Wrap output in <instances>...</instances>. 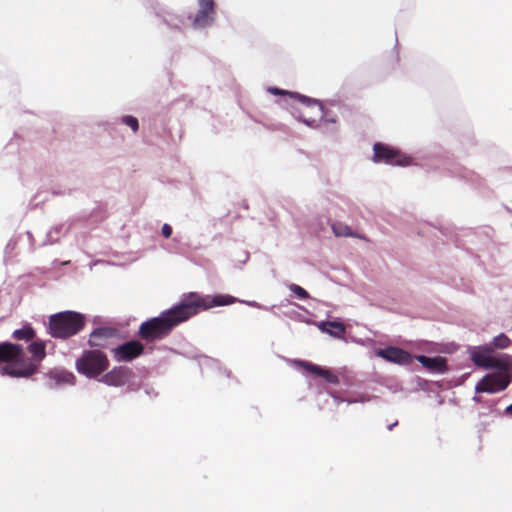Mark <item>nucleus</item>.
<instances>
[{"mask_svg":"<svg viewBox=\"0 0 512 512\" xmlns=\"http://www.w3.org/2000/svg\"><path fill=\"white\" fill-rule=\"evenodd\" d=\"M235 302H241L250 307L271 311L277 315L274 311L275 306L267 307L256 301L238 300L231 295L217 294L212 296L189 292L182 294L178 303L162 311L159 316L144 321L140 325L138 334L140 338L147 342L160 340L168 336L176 326L189 320L200 311L230 305Z\"/></svg>","mask_w":512,"mask_h":512,"instance_id":"obj_1","label":"nucleus"},{"mask_svg":"<svg viewBox=\"0 0 512 512\" xmlns=\"http://www.w3.org/2000/svg\"><path fill=\"white\" fill-rule=\"evenodd\" d=\"M51 343V341H48ZM47 341L35 338L26 350L21 344L9 341L0 342V368L2 375L27 378L33 375L47 355Z\"/></svg>","mask_w":512,"mask_h":512,"instance_id":"obj_2","label":"nucleus"},{"mask_svg":"<svg viewBox=\"0 0 512 512\" xmlns=\"http://www.w3.org/2000/svg\"><path fill=\"white\" fill-rule=\"evenodd\" d=\"M85 325L83 314L71 310L58 312L49 317L48 333L56 339H67L78 334Z\"/></svg>","mask_w":512,"mask_h":512,"instance_id":"obj_3","label":"nucleus"},{"mask_svg":"<svg viewBox=\"0 0 512 512\" xmlns=\"http://www.w3.org/2000/svg\"><path fill=\"white\" fill-rule=\"evenodd\" d=\"M108 367V359L100 350H85L76 361V369L88 378H96Z\"/></svg>","mask_w":512,"mask_h":512,"instance_id":"obj_4","label":"nucleus"},{"mask_svg":"<svg viewBox=\"0 0 512 512\" xmlns=\"http://www.w3.org/2000/svg\"><path fill=\"white\" fill-rule=\"evenodd\" d=\"M468 353L471 361L478 367L494 370H506L508 367L506 355H502L501 358L495 357L487 344L469 347Z\"/></svg>","mask_w":512,"mask_h":512,"instance_id":"obj_5","label":"nucleus"},{"mask_svg":"<svg viewBox=\"0 0 512 512\" xmlns=\"http://www.w3.org/2000/svg\"><path fill=\"white\" fill-rule=\"evenodd\" d=\"M150 8L154 15L172 31H182L189 26L190 13H176L158 2L152 3Z\"/></svg>","mask_w":512,"mask_h":512,"instance_id":"obj_6","label":"nucleus"},{"mask_svg":"<svg viewBox=\"0 0 512 512\" xmlns=\"http://www.w3.org/2000/svg\"><path fill=\"white\" fill-rule=\"evenodd\" d=\"M373 161L388 165L408 166L412 163L409 156L402 154L398 149L383 143L373 145Z\"/></svg>","mask_w":512,"mask_h":512,"instance_id":"obj_7","label":"nucleus"},{"mask_svg":"<svg viewBox=\"0 0 512 512\" xmlns=\"http://www.w3.org/2000/svg\"><path fill=\"white\" fill-rule=\"evenodd\" d=\"M511 382V377L505 370L485 375L475 386L476 393L494 394L505 390Z\"/></svg>","mask_w":512,"mask_h":512,"instance_id":"obj_8","label":"nucleus"},{"mask_svg":"<svg viewBox=\"0 0 512 512\" xmlns=\"http://www.w3.org/2000/svg\"><path fill=\"white\" fill-rule=\"evenodd\" d=\"M198 10L194 16L191 15L189 25L195 30L206 29L216 19V6L214 0H197Z\"/></svg>","mask_w":512,"mask_h":512,"instance_id":"obj_9","label":"nucleus"},{"mask_svg":"<svg viewBox=\"0 0 512 512\" xmlns=\"http://www.w3.org/2000/svg\"><path fill=\"white\" fill-rule=\"evenodd\" d=\"M376 356L385 359L388 362L402 366H409L413 362V356L396 346H387L375 351Z\"/></svg>","mask_w":512,"mask_h":512,"instance_id":"obj_10","label":"nucleus"},{"mask_svg":"<svg viewBox=\"0 0 512 512\" xmlns=\"http://www.w3.org/2000/svg\"><path fill=\"white\" fill-rule=\"evenodd\" d=\"M133 377L134 372L132 369L126 366H119L104 374L100 381L108 386L120 387L130 384Z\"/></svg>","mask_w":512,"mask_h":512,"instance_id":"obj_11","label":"nucleus"},{"mask_svg":"<svg viewBox=\"0 0 512 512\" xmlns=\"http://www.w3.org/2000/svg\"><path fill=\"white\" fill-rule=\"evenodd\" d=\"M144 346L141 342L132 340L118 345L113 349L117 361H131L142 354Z\"/></svg>","mask_w":512,"mask_h":512,"instance_id":"obj_12","label":"nucleus"},{"mask_svg":"<svg viewBox=\"0 0 512 512\" xmlns=\"http://www.w3.org/2000/svg\"><path fill=\"white\" fill-rule=\"evenodd\" d=\"M415 359L431 373L443 374L448 370L447 361L442 356L417 355Z\"/></svg>","mask_w":512,"mask_h":512,"instance_id":"obj_13","label":"nucleus"},{"mask_svg":"<svg viewBox=\"0 0 512 512\" xmlns=\"http://www.w3.org/2000/svg\"><path fill=\"white\" fill-rule=\"evenodd\" d=\"M297 363L300 366L304 367L307 372L323 378L328 383H331V384L339 383L338 376L336 374H334L332 372V370L329 368H324L319 365H316V364H313V363H310L307 361H303V360H299V361H297Z\"/></svg>","mask_w":512,"mask_h":512,"instance_id":"obj_14","label":"nucleus"},{"mask_svg":"<svg viewBox=\"0 0 512 512\" xmlns=\"http://www.w3.org/2000/svg\"><path fill=\"white\" fill-rule=\"evenodd\" d=\"M268 91L274 95H282L285 97V101L289 103V100H295L301 104H303L305 107H310L313 103H317V99L302 95L297 92H289L286 90H282L277 87H270Z\"/></svg>","mask_w":512,"mask_h":512,"instance_id":"obj_15","label":"nucleus"},{"mask_svg":"<svg viewBox=\"0 0 512 512\" xmlns=\"http://www.w3.org/2000/svg\"><path fill=\"white\" fill-rule=\"evenodd\" d=\"M113 333L112 328H95L90 334L89 345L92 347H105L106 341L113 336Z\"/></svg>","mask_w":512,"mask_h":512,"instance_id":"obj_16","label":"nucleus"},{"mask_svg":"<svg viewBox=\"0 0 512 512\" xmlns=\"http://www.w3.org/2000/svg\"><path fill=\"white\" fill-rule=\"evenodd\" d=\"M70 230V225L61 223L53 226L46 234L45 239L41 246L52 245L59 241L60 237L67 234Z\"/></svg>","mask_w":512,"mask_h":512,"instance_id":"obj_17","label":"nucleus"},{"mask_svg":"<svg viewBox=\"0 0 512 512\" xmlns=\"http://www.w3.org/2000/svg\"><path fill=\"white\" fill-rule=\"evenodd\" d=\"M319 329L333 337L342 338L345 334V326L336 321H323L319 324Z\"/></svg>","mask_w":512,"mask_h":512,"instance_id":"obj_18","label":"nucleus"},{"mask_svg":"<svg viewBox=\"0 0 512 512\" xmlns=\"http://www.w3.org/2000/svg\"><path fill=\"white\" fill-rule=\"evenodd\" d=\"M445 170L451 177H459L461 179L475 182L477 175L459 164H452L449 167H445Z\"/></svg>","mask_w":512,"mask_h":512,"instance_id":"obj_19","label":"nucleus"},{"mask_svg":"<svg viewBox=\"0 0 512 512\" xmlns=\"http://www.w3.org/2000/svg\"><path fill=\"white\" fill-rule=\"evenodd\" d=\"M12 338L18 341L31 342L36 338V331L29 323H25L21 328L12 333Z\"/></svg>","mask_w":512,"mask_h":512,"instance_id":"obj_20","label":"nucleus"},{"mask_svg":"<svg viewBox=\"0 0 512 512\" xmlns=\"http://www.w3.org/2000/svg\"><path fill=\"white\" fill-rule=\"evenodd\" d=\"M317 107L320 112V119L317 121L318 127L323 126L324 124H329L334 127H337V117L335 115H331L329 111L317 100V103H313L309 108Z\"/></svg>","mask_w":512,"mask_h":512,"instance_id":"obj_21","label":"nucleus"},{"mask_svg":"<svg viewBox=\"0 0 512 512\" xmlns=\"http://www.w3.org/2000/svg\"><path fill=\"white\" fill-rule=\"evenodd\" d=\"M290 113L299 122L304 123L306 126L310 128H316L319 125L317 124V120L312 118H307L303 111H301L298 107L291 105L290 107Z\"/></svg>","mask_w":512,"mask_h":512,"instance_id":"obj_22","label":"nucleus"},{"mask_svg":"<svg viewBox=\"0 0 512 512\" xmlns=\"http://www.w3.org/2000/svg\"><path fill=\"white\" fill-rule=\"evenodd\" d=\"M486 344L489 345L494 352L496 349H506L510 344V340L504 333H500L494 337L490 343Z\"/></svg>","mask_w":512,"mask_h":512,"instance_id":"obj_23","label":"nucleus"},{"mask_svg":"<svg viewBox=\"0 0 512 512\" xmlns=\"http://www.w3.org/2000/svg\"><path fill=\"white\" fill-rule=\"evenodd\" d=\"M54 379L57 383L72 384L75 379V376L71 372L61 370V371H56L54 373Z\"/></svg>","mask_w":512,"mask_h":512,"instance_id":"obj_24","label":"nucleus"},{"mask_svg":"<svg viewBox=\"0 0 512 512\" xmlns=\"http://www.w3.org/2000/svg\"><path fill=\"white\" fill-rule=\"evenodd\" d=\"M120 122L128 126L134 133L139 129V121L132 115H124L120 118Z\"/></svg>","mask_w":512,"mask_h":512,"instance_id":"obj_25","label":"nucleus"},{"mask_svg":"<svg viewBox=\"0 0 512 512\" xmlns=\"http://www.w3.org/2000/svg\"><path fill=\"white\" fill-rule=\"evenodd\" d=\"M288 288L299 300H306L310 297L309 293L297 284L292 283Z\"/></svg>","mask_w":512,"mask_h":512,"instance_id":"obj_26","label":"nucleus"},{"mask_svg":"<svg viewBox=\"0 0 512 512\" xmlns=\"http://www.w3.org/2000/svg\"><path fill=\"white\" fill-rule=\"evenodd\" d=\"M331 397L333 398L335 404H337V405L340 404L341 402H347L348 404H353V403H358V402H365L369 399L368 397H364V396H362L360 398L342 399L335 394H331Z\"/></svg>","mask_w":512,"mask_h":512,"instance_id":"obj_27","label":"nucleus"},{"mask_svg":"<svg viewBox=\"0 0 512 512\" xmlns=\"http://www.w3.org/2000/svg\"><path fill=\"white\" fill-rule=\"evenodd\" d=\"M332 229L336 236H351V228L348 226H343L341 224H334Z\"/></svg>","mask_w":512,"mask_h":512,"instance_id":"obj_28","label":"nucleus"},{"mask_svg":"<svg viewBox=\"0 0 512 512\" xmlns=\"http://www.w3.org/2000/svg\"><path fill=\"white\" fill-rule=\"evenodd\" d=\"M315 129L321 130V132H323L326 135H335L337 133V131H338L337 127H334V126L329 125V124H324L323 126L316 127Z\"/></svg>","mask_w":512,"mask_h":512,"instance_id":"obj_29","label":"nucleus"},{"mask_svg":"<svg viewBox=\"0 0 512 512\" xmlns=\"http://www.w3.org/2000/svg\"><path fill=\"white\" fill-rule=\"evenodd\" d=\"M16 245H17V240L15 238H11L5 246V249H4L5 255L11 257Z\"/></svg>","mask_w":512,"mask_h":512,"instance_id":"obj_30","label":"nucleus"},{"mask_svg":"<svg viewBox=\"0 0 512 512\" xmlns=\"http://www.w3.org/2000/svg\"><path fill=\"white\" fill-rule=\"evenodd\" d=\"M161 233L165 238H170L172 235V227L169 224L165 223L162 226Z\"/></svg>","mask_w":512,"mask_h":512,"instance_id":"obj_31","label":"nucleus"},{"mask_svg":"<svg viewBox=\"0 0 512 512\" xmlns=\"http://www.w3.org/2000/svg\"><path fill=\"white\" fill-rule=\"evenodd\" d=\"M283 314L289 317L290 319L294 320L299 319L301 317L300 313H298L295 310L284 311Z\"/></svg>","mask_w":512,"mask_h":512,"instance_id":"obj_32","label":"nucleus"},{"mask_svg":"<svg viewBox=\"0 0 512 512\" xmlns=\"http://www.w3.org/2000/svg\"><path fill=\"white\" fill-rule=\"evenodd\" d=\"M27 236H28V240L30 242V247L32 250H35V245H34V237H33V234L30 232V231H27Z\"/></svg>","mask_w":512,"mask_h":512,"instance_id":"obj_33","label":"nucleus"},{"mask_svg":"<svg viewBox=\"0 0 512 512\" xmlns=\"http://www.w3.org/2000/svg\"><path fill=\"white\" fill-rule=\"evenodd\" d=\"M504 414L512 417V403L505 408Z\"/></svg>","mask_w":512,"mask_h":512,"instance_id":"obj_34","label":"nucleus"},{"mask_svg":"<svg viewBox=\"0 0 512 512\" xmlns=\"http://www.w3.org/2000/svg\"><path fill=\"white\" fill-rule=\"evenodd\" d=\"M145 393L149 396H152V395L155 396L157 394L156 392H154V390L152 388H149V387L145 388Z\"/></svg>","mask_w":512,"mask_h":512,"instance_id":"obj_35","label":"nucleus"},{"mask_svg":"<svg viewBox=\"0 0 512 512\" xmlns=\"http://www.w3.org/2000/svg\"><path fill=\"white\" fill-rule=\"evenodd\" d=\"M398 422H394L388 426V430H392L395 426H397Z\"/></svg>","mask_w":512,"mask_h":512,"instance_id":"obj_36","label":"nucleus"},{"mask_svg":"<svg viewBox=\"0 0 512 512\" xmlns=\"http://www.w3.org/2000/svg\"><path fill=\"white\" fill-rule=\"evenodd\" d=\"M53 194H54V195H64L65 193H64V192H61V191L54 190V191H53Z\"/></svg>","mask_w":512,"mask_h":512,"instance_id":"obj_37","label":"nucleus"},{"mask_svg":"<svg viewBox=\"0 0 512 512\" xmlns=\"http://www.w3.org/2000/svg\"><path fill=\"white\" fill-rule=\"evenodd\" d=\"M473 400H474L475 402H480V397H478V396H474V397H473Z\"/></svg>","mask_w":512,"mask_h":512,"instance_id":"obj_38","label":"nucleus"},{"mask_svg":"<svg viewBox=\"0 0 512 512\" xmlns=\"http://www.w3.org/2000/svg\"><path fill=\"white\" fill-rule=\"evenodd\" d=\"M295 306H297L298 308L303 309V307L301 305L295 304Z\"/></svg>","mask_w":512,"mask_h":512,"instance_id":"obj_39","label":"nucleus"}]
</instances>
